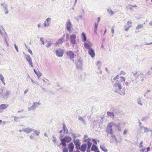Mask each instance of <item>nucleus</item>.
<instances>
[{
	"label": "nucleus",
	"instance_id": "obj_37",
	"mask_svg": "<svg viewBox=\"0 0 152 152\" xmlns=\"http://www.w3.org/2000/svg\"><path fill=\"white\" fill-rule=\"evenodd\" d=\"M137 102L138 104L141 106L143 105V103L142 102L141 99L140 98H139L137 99Z\"/></svg>",
	"mask_w": 152,
	"mask_h": 152
},
{
	"label": "nucleus",
	"instance_id": "obj_1",
	"mask_svg": "<svg viewBox=\"0 0 152 152\" xmlns=\"http://www.w3.org/2000/svg\"><path fill=\"white\" fill-rule=\"evenodd\" d=\"M121 82L119 80H117L113 85L114 90L115 92L121 95H125V91H121L122 88V86L121 84Z\"/></svg>",
	"mask_w": 152,
	"mask_h": 152
},
{
	"label": "nucleus",
	"instance_id": "obj_40",
	"mask_svg": "<svg viewBox=\"0 0 152 152\" xmlns=\"http://www.w3.org/2000/svg\"><path fill=\"white\" fill-rule=\"evenodd\" d=\"M82 18V16L81 15H80L78 16L75 17V18L76 20L77 21H79L80 19Z\"/></svg>",
	"mask_w": 152,
	"mask_h": 152
},
{
	"label": "nucleus",
	"instance_id": "obj_56",
	"mask_svg": "<svg viewBox=\"0 0 152 152\" xmlns=\"http://www.w3.org/2000/svg\"><path fill=\"white\" fill-rule=\"evenodd\" d=\"M145 149H146V152H148L150 151V147H148L147 148Z\"/></svg>",
	"mask_w": 152,
	"mask_h": 152
},
{
	"label": "nucleus",
	"instance_id": "obj_21",
	"mask_svg": "<svg viewBox=\"0 0 152 152\" xmlns=\"http://www.w3.org/2000/svg\"><path fill=\"white\" fill-rule=\"evenodd\" d=\"M87 42L88 43L86 42L84 43V47L88 49L89 50V49L92 48H91V43L87 41Z\"/></svg>",
	"mask_w": 152,
	"mask_h": 152
},
{
	"label": "nucleus",
	"instance_id": "obj_35",
	"mask_svg": "<svg viewBox=\"0 0 152 152\" xmlns=\"http://www.w3.org/2000/svg\"><path fill=\"white\" fill-rule=\"evenodd\" d=\"M13 117L14 118V120L15 121L18 122L20 121V117H18L13 116Z\"/></svg>",
	"mask_w": 152,
	"mask_h": 152
},
{
	"label": "nucleus",
	"instance_id": "obj_25",
	"mask_svg": "<svg viewBox=\"0 0 152 152\" xmlns=\"http://www.w3.org/2000/svg\"><path fill=\"white\" fill-rule=\"evenodd\" d=\"M107 11L108 14L110 15H112L114 14V12L112 11L110 7L108 8Z\"/></svg>",
	"mask_w": 152,
	"mask_h": 152
},
{
	"label": "nucleus",
	"instance_id": "obj_43",
	"mask_svg": "<svg viewBox=\"0 0 152 152\" xmlns=\"http://www.w3.org/2000/svg\"><path fill=\"white\" fill-rule=\"evenodd\" d=\"M52 140L53 142H55L56 141L57 139L55 137L53 136V139Z\"/></svg>",
	"mask_w": 152,
	"mask_h": 152
},
{
	"label": "nucleus",
	"instance_id": "obj_19",
	"mask_svg": "<svg viewBox=\"0 0 152 152\" xmlns=\"http://www.w3.org/2000/svg\"><path fill=\"white\" fill-rule=\"evenodd\" d=\"M65 35L64 34L62 36V37L60 38V39H59L56 42V44L58 45H59L62 43L64 42V40L65 38Z\"/></svg>",
	"mask_w": 152,
	"mask_h": 152
},
{
	"label": "nucleus",
	"instance_id": "obj_58",
	"mask_svg": "<svg viewBox=\"0 0 152 152\" xmlns=\"http://www.w3.org/2000/svg\"><path fill=\"white\" fill-rule=\"evenodd\" d=\"M4 11L5 12V13L6 15L9 12V11H8V9H7V10H4Z\"/></svg>",
	"mask_w": 152,
	"mask_h": 152
},
{
	"label": "nucleus",
	"instance_id": "obj_63",
	"mask_svg": "<svg viewBox=\"0 0 152 152\" xmlns=\"http://www.w3.org/2000/svg\"><path fill=\"white\" fill-rule=\"evenodd\" d=\"M101 62L100 61H98L96 64V65H98L99 64H101Z\"/></svg>",
	"mask_w": 152,
	"mask_h": 152
},
{
	"label": "nucleus",
	"instance_id": "obj_26",
	"mask_svg": "<svg viewBox=\"0 0 152 152\" xmlns=\"http://www.w3.org/2000/svg\"><path fill=\"white\" fill-rule=\"evenodd\" d=\"M82 39L84 42L86 41L87 40L86 37L84 32H82Z\"/></svg>",
	"mask_w": 152,
	"mask_h": 152
},
{
	"label": "nucleus",
	"instance_id": "obj_16",
	"mask_svg": "<svg viewBox=\"0 0 152 152\" xmlns=\"http://www.w3.org/2000/svg\"><path fill=\"white\" fill-rule=\"evenodd\" d=\"M10 91H7L6 93H4V95H2V97L5 99H6L8 98V96L10 94Z\"/></svg>",
	"mask_w": 152,
	"mask_h": 152
},
{
	"label": "nucleus",
	"instance_id": "obj_3",
	"mask_svg": "<svg viewBox=\"0 0 152 152\" xmlns=\"http://www.w3.org/2000/svg\"><path fill=\"white\" fill-rule=\"evenodd\" d=\"M116 126V124L113 122L110 123L107 125L106 128V132L107 134H112L113 133V131L112 127L113 126Z\"/></svg>",
	"mask_w": 152,
	"mask_h": 152
},
{
	"label": "nucleus",
	"instance_id": "obj_24",
	"mask_svg": "<svg viewBox=\"0 0 152 152\" xmlns=\"http://www.w3.org/2000/svg\"><path fill=\"white\" fill-rule=\"evenodd\" d=\"M69 149H70L71 151H73L74 148V145L72 142H71L69 144L68 146Z\"/></svg>",
	"mask_w": 152,
	"mask_h": 152
},
{
	"label": "nucleus",
	"instance_id": "obj_48",
	"mask_svg": "<svg viewBox=\"0 0 152 152\" xmlns=\"http://www.w3.org/2000/svg\"><path fill=\"white\" fill-rule=\"evenodd\" d=\"M14 45L15 48L16 49L17 52H18V48L17 46V45H16L15 44H14Z\"/></svg>",
	"mask_w": 152,
	"mask_h": 152
},
{
	"label": "nucleus",
	"instance_id": "obj_50",
	"mask_svg": "<svg viewBox=\"0 0 152 152\" xmlns=\"http://www.w3.org/2000/svg\"><path fill=\"white\" fill-rule=\"evenodd\" d=\"M119 77V75H117L115 77H114L113 78V80H117V79H118V78Z\"/></svg>",
	"mask_w": 152,
	"mask_h": 152
},
{
	"label": "nucleus",
	"instance_id": "obj_23",
	"mask_svg": "<svg viewBox=\"0 0 152 152\" xmlns=\"http://www.w3.org/2000/svg\"><path fill=\"white\" fill-rule=\"evenodd\" d=\"M111 137H112L113 138L112 139H110V142H112L114 141L113 139H115V141L116 143H117L118 142L116 138V137L113 134V133L112 134H111Z\"/></svg>",
	"mask_w": 152,
	"mask_h": 152
},
{
	"label": "nucleus",
	"instance_id": "obj_11",
	"mask_svg": "<svg viewBox=\"0 0 152 152\" xmlns=\"http://www.w3.org/2000/svg\"><path fill=\"white\" fill-rule=\"evenodd\" d=\"M66 55L68 56L70 60L73 59L74 56L75 54L73 52L71 51H68L66 53Z\"/></svg>",
	"mask_w": 152,
	"mask_h": 152
},
{
	"label": "nucleus",
	"instance_id": "obj_22",
	"mask_svg": "<svg viewBox=\"0 0 152 152\" xmlns=\"http://www.w3.org/2000/svg\"><path fill=\"white\" fill-rule=\"evenodd\" d=\"M1 5L3 7L4 10H6L8 9L7 5V4H6L5 2H4V3H1Z\"/></svg>",
	"mask_w": 152,
	"mask_h": 152
},
{
	"label": "nucleus",
	"instance_id": "obj_8",
	"mask_svg": "<svg viewBox=\"0 0 152 152\" xmlns=\"http://www.w3.org/2000/svg\"><path fill=\"white\" fill-rule=\"evenodd\" d=\"M116 126H115V127L117 128L119 131H121V128H123L125 126V123L123 122H120L118 125L116 124Z\"/></svg>",
	"mask_w": 152,
	"mask_h": 152
},
{
	"label": "nucleus",
	"instance_id": "obj_62",
	"mask_svg": "<svg viewBox=\"0 0 152 152\" xmlns=\"http://www.w3.org/2000/svg\"><path fill=\"white\" fill-rule=\"evenodd\" d=\"M66 39H68V38L69 37V34H66Z\"/></svg>",
	"mask_w": 152,
	"mask_h": 152
},
{
	"label": "nucleus",
	"instance_id": "obj_42",
	"mask_svg": "<svg viewBox=\"0 0 152 152\" xmlns=\"http://www.w3.org/2000/svg\"><path fill=\"white\" fill-rule=\"evenodd\" d=\"M132 26V25H130L129 26H128L127 27H126L125 28V30L126 31H127Z\"/></svg>",
	"mask_w": 152,
	"mask_h": 152
},
{
	"label": "nucleus",
	"instance_id": "obj_61",
	"mask_svg": "<svg viewBox=\"0 0 152 152\" xmlns=\"http://www.w3.org/2000/svg\"><path fill=\"white\" fill-rule=\"evenodd\" d=\"M142 141H141L140 143V145L139 146V147L140 148V147H143V145H142Z\"/></svg>",
	"mask_w": 152,
	"mask_h": 152
},
{
	"label": "nucleus",
	"instance_id": "obj_14",
	"mask_svg": "<svg viewBox=\"0 0 152 152\" xmlns=\"http://www.w3.org/2000/svg\"><path fill=\"white\" fill-rule=\"evenodd\" d=\"M87 147V144L86 143H83L81 146H80L78 149L80 150L83 152H85L86 151Z\"/></svg>",
	"mask_w": 152,
	"mask_h": 152
},
{
	"label": "nucleus",
	"instance_id": "obj_52",
	"mask_svg": "<svg viewBox=\"0 0 152 152\" xmlns=\"http://www.w3.org/2000/svg\"><path fill=\"white\" fill-rule=\"evenodd\" d=\"M120 78H121L123 80L122 81H120L121 82H125V78L124 77H123V76H121L120 77Z\"/></svg>",
	"mask_w": 152,
	"mask_h": 152
},
{
	"label": "nucleus",
	"instance_id": "obj_28",
	"mask_svg": "<svg viewBox=\"0 0 152 152\" xmlns=\"http://www.w3.org/2000/svg\"><path fill=\"white\" fill-rule=\"evenodd\" d=\"M98 150V148L94 144H93L91 148V151H96Z\"/></svg>",
	"mask_w": 152,
	"mask_h": 152
},
{
	"label": "nucleus",
	"instance_id": "obj_18",
	"mask_svg": "<svg viewBox=\"0 0 152 152\" xmlns=\"http://www.w3.org/2000/svg\"><path fill=\"white\" fill-rule=\"evenodd\" d=\"M32 129L30 127L26 128L23 129V131L27 134L30 133L32 132Z\"/></svg>",
	"mask_w": 152,
	"mask_h": 152
},
{
	"label": "nucleus",
	"instance_id": "obj_38",
	"mask_svg": "<svg viewBox=\"0 0 152 152\" xmlns=\"http://www.w3.org/2000/svg\"><path fill=\"white\" fill-rule=\"evenodd\" d=\"M132 73L133 74V76L136 78L137 79L138 77V74L137 75V70L135 72H132Z\"/></svg>",
	"mask_w": 152,
	"mask_h": 152
},
{
	"label": "nucleus",
	"instance_id": "obj_64",
	"mask_svg": "<svg viewBox=\"0 0 152 152\" xmlns=\"http://www.w3.org/2000/svg\"><path fill=\"white\" fill-rule=\"evenodd\" d=\"M28 52L29 53H30V54H32V51H31V50L30 49H28Z\"/></svg>",
	"mask_w": 152,
	"mask_h": 152
},
{
	"label": "nucleus",
	"instance_id": "obj_31",
	"mask_svg": "<svg viewBox=\"0 0 152 152\" xmlns=\"http://www.w3.org/2000/svg\"><path fill=\"white\" fill-rule=\"evenodd\" d=\"M100 148L104 152H107L108 151V150L103 145H100Z\"/></svg>",
	"mask_w": 152,
	"mask_h": 152
},
{
	"label": "nucleus",
	"instance_id": "obj_57",
	"mask_svg": "<svg viewBox=\"0 0 152 152\" xmlns=\"http://www.w3.org/2000/svg\"><path fill=\"white\" fill-rule=\"evenodd\" d=\"M128 131H127V129H125L124 131V133H123V134L124 135H125L126 134L127 132Z\"/></svg>",
	"mask_w": 152,
	"mask_h": 152
},
{
	"label": "nucleus",
	"instance_id": "obj_49",
	"mask_svg": "<svg viewBox=\"0 0 152 152\" xmlns=\"http://www.w3.org/2000/svg\"><path fill=\"white\" fill-rule=\"evenodd\" d=\"M52 44L51 42L48 43L47 44V45H46V46L48 48H49L51 45H52Z\"/></svg>",
	"mask_w": 152,
	"mask_h": 152
},
{
	"label": "nucleus",
	"instance_id": "obj_34",
	"mask_svg": "<svg viewBox=\"0 0 152 152\" xmlns=\"http://www.w3.org/2000/svg\"><path fill=\"white\" fill-rule=\"evenodd\" d=\"M145 24V23H144L143 24H138L136 28V29H138L143 27V25Z\"/></svg>",
	"mask_w": 152,
	"mask_h": 152
},
{
	"label": "nucleus",
	"instance_id": "obj_44",
	"mask_svg": "<svg viewBox=\"0 0 152 152\" xmlns=\"http://www.w3.org/2000/svg\"><path fill=\"white\" fill-rule=\"evenodd\" d=\"M63 152H68V150L67 148H64L63 149Z\"/></svg>",
	"mask_w": 152,
	"mask_h": 152
},
{
	"label": "nucleus",
	"instance_id": "obj_41",
	"mask_svg": "<svg viewBox=\"0 0 152 152\" xmlns=\"http://www.w3.org/2000/svg\"><path fill=\"white\" fill-rule=\"evenodd\" d=\"M142 128H143V130L144 131V132H148V129L147 128H146L143 126V127Z\"/></svg>",
	"mask_w": 152,
	"mask_h": 152
},
{
	"label": "nucleus",
	"instance_id": "obj_46",
	"mask_svg": "<svg viewBox=\"0 0 152 152\" xmlns=\"http://www.w3.org/2000/svg\"><path fill=\"white\" fill-rule=\"evenodd\" d=\"M98 23H95V27L94 29H97V27L98 25Z\"/></svg>",
	"mask_w": 152,
	"mask_h": 152
},
{
	"label": "nucleus",
	"instance_id": "obj_32",
	"mask_svg": "<svg viewBox=\"0 0 152 152\" xmlns=\"http://www.w3.org/2000/svg\"><path fill=\"white\" fill-rule=\"evenodd\" d=\"M33 70L34 72H35V74L38 76V77H39L42 76V73L41 72H40L39 71L38 72L37 71H36L34 69Z\"/></svg>",
	"mask_w": 152,
	"mask_h": 152
},
{
	"label": "nucleus",
	"instance_id": "obj_2",
	"mask_svg": "<svg viewBox=\"0 0 152 152\" xmlns=\"http://www.w3.org/2000/svg\"><path fill=\"white\" fill-rule=\"evenodd\" d=\"M61 142L60 143V145H62L63 146L65 147L66 144V142L69 143L72 140V138L69 136H66L63 138L60 139Z\"/></svg>",
	"mask_w": 152,
	"mask_h": 152
},
{
	"label": "nucleus",
	"instance_id": "obj_4",
	"mask_svg": "<svg viewBox=\"0 0 152 152\" xmlns=\"http://www.w3.org/2000/svg\"><path fill=\"white\" fill-rule=\"evenodd\" d=\"M40 104H41L39 102H34L32 105L28 108V111L31 110L35 111L36 110V108Z\"/></svg>",
	"mask_w": 152,
	"mask_h": 152
},
{
	"label": "nucleus",
	"instance_id": "obj_13",
	"mask_svg": "<svg viewBox=\"0 0 152 152\" xmlns=\"http://www.w3.org/2000/svg\"><path fill=\"white\" fill-rule=\"evenodd\" d=\"M138 79L141 81H144V78L145 77V75L143 74L142 72L138 74Z\"/></svg>",
	"mask_w": 152,
	"mask_h": 152
},
{
	"label": "nucleus",
	"instance_id": "obj_55",
	"mask_svg": "<svg viewBox=\"0 0 152 152\" xmlns=\"http://www.w3.org/2000/svg\"><path fill=\"white\" fill-rule=\"evenodd\" d=\"M125 84L126 86H130V83L128 82H126L125 83Z\"/></svg>",
	"mask_w": 152,
	"mask_h": 152
},
{
	"label": "nucleus",
	"instance_id": "obj_7",
	"mask_svg": "<svg viewBox=\"0 0 152 152\" xmlns=\"http://www.w3.org/2000/svg\"><path fill=\"white\" fill-rule=\"evenodd\" d=\"M26 58V61H28V62L29 64L31 65V67H33V65L32 64V59L30 56L28 55H25Z\"/></svg>",
	"mask_w": 152,
	"mask_h": 152
},
{
	"label": "nucleus",
	"instance_id": "obj_29",
	"mask_svg": "<svg viewBox=\"0 0 152 152\" xmlns=\"http://www.w3.org/2000/svg\"><path fill=\"white\" fill-rule=\"evenodd\" d=\"M107 115L108 116H110L111 118H113L114 117V115L113 112H107Z\"/></svg>",
	"mask_w": 152,
	"mask_h": 152
},
{
	"label": "nucleus",
	"instance_id": "obj_30",
	"mask_svg": "<svg viewBox=\"0 0 152 152\" xmlns=\"http://www.w3.org/2000/svg\"><path fill=\"white\" fill-rule=\"evenodd\" d=\"M32 132H33L35 133V135L37 136H39L40 134V131L39 130L37 131L34 129H32Z\"/></svg>",
	"mask_w": 152,
	"mask_h": 152
},
{
	"label": "nucleus",
	"instance_id": "obj_53",
	"mask_svg": "<svg viewBox=\"0 0 152 152\" xmlns=\"http://www.w3.org/2000/svg\"><path fill=\"white\" fill-rule=\"evenodd\" d=\"M132 22H131L130 21H128L127 22V25L128 26H130V25L129 24H132Z\"/></svg>",
	"mask_w": 152,
	"mask_h": 152
},
{
	"label": "nucleus",
	"instance_id": "obj_59",
	"mask_svg": "<svg viewBox=\"0 0 152 152\" xmlns=\"http://www.w3.org/2000/svg\"><path fill=\"white\" fill-rule=\"evenodd\" d=\"M92 141L94 142L95 144H97V141L95 139H93Z\"/></svg>",
	"mask_w": 152,
	"mask_h": 152
},
{
	"label": "nucleus",
	"instance_id": "obj_6",
	"mask_svg": "<svg viewBox=\"0 0 152 152\" xmlns=\"http://www.w3.org/2000/svg\"><path fill=\"white\" fill-rule=\"evenodd\" d=\"M76 36L75 34H72L70 36V43L73 45H75L76 42Z\"/></svg>",
	"mask_w": 152,
	"mask_h": 152
},
{
	"label": "nucleus",
	"instance_id": "obj_39",
	"mask_svg": "<svg viewBox=\"0 0 152 152\" xmlns=\"http://www.w3.org/2000/svg\"><path fill=\"white\" fill-rule=\"evenodd\" d=\"M88 144V150H90L91 145H92V143L90 142H87Z\"/></svg>",
	"mask_w": 152,
	"mask_h": 152
},
{
	"label": "nucleus",
	"instance_id": "obj_9",
	"mask_svg": "<svg viewBox=\"0 0 152 152\" xmlns=\"http://www.w3.org/2000/svg\"><path fill=\"white\" fill-rule=\"evenodd\" d=\"M73 142L75 145V148L76 149L78 150L80 148V140L78 139L76 140H74Z\"/></svg>",
	"mask_w": 152,
	"mask_h": 152
},
{
	"label": "nucleus",
	"instance_id": "obj_15",
	"mask_svg": "<svg viewBox=\"0 0 152 152\" xmlns=\"http://www.w3.org/2000/svg\"><path fill=\"white\" fill-rule=\"evenodd\" d=\"M56 53L57 56L61 57L63 56L64 53L61 50H56Z\"/></svg>",
	"mask_w": 152,
	"mask_h": 152
},
{
	"label": "nucleus",
	"instance_id": "obj_60",
	"mask_svg": "<svg viewBox=\"0 0 152 152\" xmlns=\"http://www.w3.org/2000/svg\"><path fill=\"white\" fill-rule=\"evenodd\" d=\"M28 91V89H26L24 91V94H26Z\"/></svg>",
	"mask_w": 152,
	"mask_h": 152
},
{
	"label": "nucleus",
	"instance_id": "obj_10",
	"mask_svg": "<svg viewBox=\"0 0 152 152\" xmlns=\"http://www.w3.org/2000/svg\"><path fill=\"white\" fill-rule=\"evenodd\" d=\"M51 19L50 18H48L46 19L45 20L44 22V26L46 27L49 26L51 22Z\"/></svg>",
	"mask_w": 152,
	"mask_h": 152
},
{
	"label": "nucleus",
	"instance_id": "obj_27",
	"mask_svg": "<svg viewBox=\"0 0 152 152\" xmlns=\"http://www.w3.org/2000/svg\"><path fill=\"white\" fill-rule=\"evenodd\" d=\"M143 126H140V128L138 129L137 132L138 134L143 133V128H142Z\"/></svg>",
	"mask_w": 152,
	"mask_h": 152
},
{
	"label": "nucleus",
	"instance_id": "obj_20",
	"mask_svg": "<svg viewBox=\"0 0 152 152\" xmlns=\"http://www.w3.org/2000/svg\"><path fill=\"white\" fill-rule=\"evenodd\" d=\"M88 53L91 56L92 58H94L95 56V53L94 51L91 48L88 50Z\"/></svg>",
	"mask_w": 152,
	"mask_h": 152
},
{
	"label": "nucleus",
	"instance_id": "obj_5",
	"mask_svg": "<svg viewBox=\"0 0 152 152\" xmlns=\"http://www.w3.org/2000/svg\"><path fill=\"white\" fill-rule=\"evenodd\" d=\"M76 67L77 69H83V61L80 59L77 60L75 62Z\"/></svg>",
	"mask_w": 152,
	"mask_h": 152
},
{
	"label": "nucleus",
	"instance_id": "obj_12",
	"mask_svg": "<svg viewBox=\"0 0 152 152\" xmlns=\"http://www.w3.org/2000/svg\"><path fill=\"white\" fill-rule=\"evenodd\" d=\"M66 26L67 30L70 32L71 31V29L72 27V24L69 20L66 23Z\"/></svg>",
	"mask_w": 152,
	"mask_h": 152
},
{
	"label": "nucleus",
	"instance_id": "obj_45",
	"mask_svg": "<svg viewBox=\"0 0 152 152\" xmlns=\"http://www.w3.org/2000/svg\"><path fill=\"white\" fill-rule=\"evenodd\" d=\"M40 41L41 42H42V43L43 45H44L45 44H44V42L43 40V38H40Z\"/></svg>",
	"mask_w": 152,
	"mask_h": 152
},
{
	"label": "nucleus",
	"instance_id": "obj_47",
	"mask_svg": "<svg viewBox=\"0 0 152 152\" xmlns=\"http://www.w3.org/2000/svg\"><path fill=\"white\" fill-rule=\"evenodd\" d=\"M0 79L1 80V81H3L4 80V77H3V76L2 75H1L0 74Z\"/></svg>",
	"mask_w": 152,
	"mask_h": 152
},
{
	"label": "nucleus",
	"instance_id": "obj_17",
	"mask_svg": "<svg viewBox=\"0 0 152 152\" xmlns=\"http://www.w3.org/2000/svg\"><path fill=\"white\" fill-rule=\"evenodd\" d=\"M8 105L6 104H2L0 105V112H2L3 110L7 108Z\"/></svg>",
	"mask_w": 152,
	"mask_h": 152
},
{
	"label": "nucleus",
	"instance_id": "obj_51",
	"mask_svg": "<svg viewBox=\"0 0 152 152\" xmlns=\"http://www.w3.org/2000/svg\"><path fill=\"white\" fill-rule=\"evenodd\" d=\"M71 134L72 135V137L73 139H74V140H76L75 139L76 138V137L75 136V134L73 133H72Z\"/></svg>",
	"mask_w": 152,
	"mask_h": 152
},
{
	"label": "nucleus",
	"instance_id": "obj_54",
	"mask_svg": "<svg viewBox=\"0 0 152 152\" xmlns=\"http://www.w3.org/2000/svg\"><path fill=\"white\" fill-rule=\"evenodd\" d=\"M140 151L141 152H146V149L145 148L140 149Z\"/></svg>",
	"mask_w": 152,
	"mask_h": 152
},
{
	"label": "nucleus",
	"instance_id": "obj_36",
	"mask_svg": "<svg viewBox=\"0 0 152 152\" xmlns=\"http://www.w3.org/2000/svg\"><path fill=\"white\" fill-rule=\"evenodd\" d=\"M78 119L80 121H82V122L84 124H85L86 122L85 120L83 119V118L81 117L80 116H78Z\"/></svg>",
	"mask_w": 152,
	"mask_h": 152
},
{
	"label": "nucleus",
	"instance_id": "obj_33",
	"mask_svg": "<svg viewBox=\"0 0 152 152\" xmlns=\"http://www.w3.org/2000/svg\"><path fill=\"white\" fill-rule=\"evenodd\" d=\"M63 130L64 132V133H65V132L66 130V133L69 134V133H68V129H67V128L66 127V126L65 125V124H63Z\"/></svg>",
	"mask_w": 152,
	"mask_h": 152
}]
</instances>
